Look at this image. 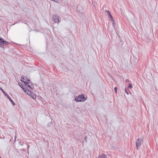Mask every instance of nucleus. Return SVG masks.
Wrapping results in <instances>:
<instances>
[{
    "label": "nucleus",
    "mask_w": 158,
    "mask_h": 158,
    "mask_svg": "<svg viewBox=\"0 0 158 158\" xmlns=\"http://www.w3.org/2000/svg\"><path fill=\"white\" fill-rule=\"evenodd\" d=\"M19 85L23 89V91L26 93L27 94L30 96L33 99H35L36 97V96L34 93L31 92V91L28 90V89L25 88H24L23 87V85L21 84V83H19Z\"/></svg>",
    "instance_id": "obj_1"
},
{
    "label": "nucleus",
    "mask_w": 158,
    "mask_h": 158,
    "mask_svg": "<svg viewBox=\"0 0 158 158\" xmlns=\"http://www.w3.org/2000/svg\"><path fill=\"white\" fill-rule=\"evenodd\" d=\"M86 98L83 94L75 98V100L77 102H84L86 99Z\"/></svg>",
    "instance_id": "obj_2"
},
{
    "label": "nucleus",
    "mask_w": 158,
    "mask_h": 158,
    "mask_svg": "<svg viewBox=\"0 0 158 158\" xmlns=\"http://www.w3.org/2000/svg\"><path fill=\"white\" fill-rule=\"evenodd\" d=\"M21 81L24 83L25 84H26L27 83L30 81V80L26 77H24L22 76L21 78Z\"/></svg>",
    "instance_id": "obj_3"
},
{
    "label": "nucleus",
    "mask_w": 158,
    "mask_h": 158,
    "mask_svg": "<svg viewBox=\"0 0 158 158\" xmlns=\"http://www.w3.org/2000/svg\"><path fill=\"white\" fill-rule=\"evenodd\" d=\"M143 139L141 138L140 139H138L136 143V146L137 149H138V147L140 146L141 143L143 142Z\"/></svg>",
    "instance_id": "obj_4"
},
{
    "label": "nucleus",
    "mask_w": 158,
    "mask_h": 158,
    "mask_svg": "<svg viewBox=\"0 0 158 158\" xmlns=\"http://www.w3.org/2000/svg\"><path fill=\"white\" fill-rule=\"evenodd\" d=\"M5 44L6 45H8V42L5 41L2 38H0V45Z\"/></svg>",
    "instance_id": "obj_5"
},
{
    "label": "nucleus",
    "mask_w": 158,
    "mask_h": 158,
    "mask_svg": "<svg viewBox=\"0 0 158 158\" xmlns=\"http://www.w3.org/2000/svg\"><path fill=\"white\" fill-rule=\"evenodd\" d=\"M25 85H26L29 88V89H30L31 90L33 89V85L30 81H29V82L27 83L26 84H25Z\"/></svg>",
    "instance_id": "obj_6"
},
{
    "label": "nucleus",
    "mask_w": 158,
    "mask_h": 158,
    "mask_svg": "<svg viewBox=\"0 0 158 158\" xmlns=\"http://www.w3.org/2000/svg\"><path fill=\"white\" fill-rule=\"evenodd\" d=\"M53 20L54 22L56 23H59V19L58 16L54 15L52 17Z\"/></svg>",
    "instance_id": "obj_7"
},
{
    "label": "nucleus",
    "mask_w": 158,
    "mask_h": 158,
    "mask_svg": "<svg viewBox=\"0 0 158 158\" xmlns=\"http://www.w3.org/2000/svg\"><path fill=\"white\" fill-rule=\"evenodd\" d=\"M106 11L108 13V15L109 16L110 18V20L113 21V23H114V19H113V17H112V15H111L110 12L108 10H106Z\"/></svg>",
    "instance_id": "obj_8"
},
{
    "label": "nucleus",
    "mask_w": 158,
    "mask_h": 158,
    "mask_svg": "<svg viewBox=\"0 0 158 158\" xmlns=\"http://www.w3.org/2000/svg\"><path fill=\"white\" fill-rule=\"evenodd\" d=\"M106 156L104 154H102L101 156H99L98 158H106Z\"/></svg>",
    "instance_id": "obj_9"
},
{
    "label": "nucleus",
    "mask_w": 158,
    "mask_h": 158,
    "mask_svg": "<svg viewBox=\"0 0 158 158\" xmlns=\"http://www.w3.org/2000/svg\"><path fill=\"white\" fill-rule=\"evenodd\" d=\"M8 98L9 99V100L13 104V106L15 105V103L11 99L10 97L9 96L8 97Z\"/></svg>",
    "instance_id": "obj_10"
},
{
    "label": "nucleus",
    "mask_w": 158,
    "mask_h": 158,
    "mask_svg": "<svg viewBox=\"0 0 158 158\" xmlns=\"http://www.w3.org/2000/svg\"><path fill=\"white\" fill-rule=\"evenodd\" d=\"M128 88H130L131 89L132 88V85L131 84H129V85L128 86Z\"/></svg>",
    "instance_id": "obj_11"
},
{
    "label": "nucleus",
    "mask_w": 158,
    "mask_h": 158,
    "mask_svg": "<svg viewBox=\"0 0 158 158\" xmlns=\"http://www.w3.org/2000/svg\"><path fill=\"white\" fill-rule=\"evenodd\" d=\"M0 89L2 91V92L4 94H5V92L3 91L2 88L1 87L0 88Z\"/></svg>",
    "instance_id": "obj_12"
},
{
    "label": "nucleus",
    "mask_w": 158,
    "mask_h": 158,
    "mask_svg": "<svg viewBox=\"0 0 158 158\" xmlns=\"http://www.w3.org/2000/svg\"><path fill=\"white\" fill-rule=\"evenodd\" d=\"M114 91H115V92H116V93H117V88L116 87H115L114 88Z\"/></svg>",
    "instance_id": "obj_13"
},
{
    "label": "nucleus",
    "mask_w": 158,
    "mask_h": 158,
    "mask_svg": "<svg viewBox=\"0 0 158 158\" xmlns=\"http://www.w3.org/2000/svg\"><path fill=\"white\" fill-rule=\"evenodd\" d=\"M125 91L126 93L127 94H128V93L127 92V91H126V89H125Z\"/></svg>",
    "instance_id": "obj_14"
},
{
    "label": "nucleus",
    "mask_w": 158,
    "mask_h": 158,
    "mask_svg": "<svg viewBox=\"0 0 158 158\" xmlns=\"http://www.w3.org/2000/svg\"><path fill=\"white\" fill-rule=\"evenodd\" d=\"M0 158H1L0 157Z\"/></svg>",
    "instance_id": "obj_15"
},
{
    "label": "nucleus",
    "mask_w": 158,
    "mask_h": 158,
    "mask_svg": "<svg viewBox=\"0 0 158 158\" xmlns=\"http://www.w3.org/2000/svg\"><path fill=\"white\" fill-rule=\"evenodd\" d=\"M0 158H1L0 157Z\"/></svg>",
    "instance_id": "obj_16"
}]
</instances>
